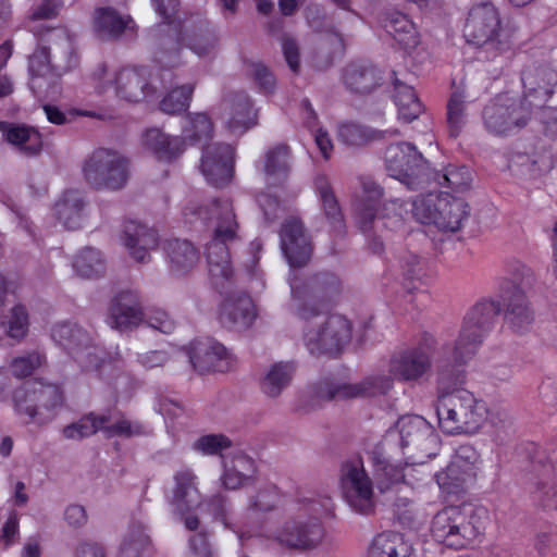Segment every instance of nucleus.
I'll use <instances>...</instances> for the list:
<instances>
[{
	"label": "nucleus",
	"mask_w": 557,
	"mask_h": 557,
	"mask_svg": "<svg viewBox=\"0 0 557 557\" xmlns=\"http://www.w3.org/2000/svg\"><path fill=\"white\" fill-rule=\"evenodd\" d=\"M4 137L27 157L37 156L42 149L41 135L32 126L9 123Z\"/></svg>",
	"instance_id": "obj_43"
},
{
	"label": "nucleus",
	"mask_w": 557,
	"mask_h": 557,
	"mask_svg": "<svg viewBox=\"0 0 557 557\" xmlns=\"http://www.w3.org/2000/svg\"><path fill=\"white\" fill-rule=\"evenodd\" d=\"M343 81L348 90L367 95L374 91L383 81L381 72L372 64L352 62L345 67Z\"/></svg>",
	"instance_id": "obj_31"
},
{
	"label": "nucleus",
	"mask_w": 557,
	"mask_h": 557,
	"mask_svg": "<svg viewBox=\"0 0 557 557\" xmlns=\"http://www.w3.org/2000/svg\"><path fill=\"white\" fill-rule=\"evenodd\" d=\"M52 339L69 351L75 355L90 344L91 336L83 326L74 322H62L51 329Z\"/></svg>",
	"instance_id": "obj_41"
},
{
	"label": "nucleus",
	"mask_w": 557,
	"mask_h": 557,
	"mask_svg": "<svg viewBox=\"0 0 557 557\" xmlns=\"http://www.w3.org/2000/svg\"><path fill=\"white\" fill-rule=\"evenodd\" d=\"M196 475L190 470H182L175 473V487L171 500L174 510L184 517V524L189 531L199 528L197 516L188 515L190 510L200 505V494L196 487Z\"/></svg>",
	"instance_id": "obj_23"
},
{
	"label": "nucleus",
	"mask_w": 557,
	"mask_h": 557,
	"mask_svg": "<svg viewBox=\"0 0 557 557\" xmlns=\"http://www.w3.org/2000/svg\"><path fill=\"white\" fill-rule=\"evenodd\" d=\"M121 239L129 256L139 263L148 262L150 251L156 249L159 244L157 232L136 221L124 223Z\"/></svg>",
	"instance_id": "obj_28"
},
{
	"label": "nucleus",
	"mask_w": 557,
	"mask_h": 557,
	"mask_svg": "<svg viewBox=\"0 0 557 557\" xmlns=\"http://www.w3.org/2000/svg\"><path fill=\"white\" fill-rule=\"evenodd\" d=\"M309 510L317 517L306 518L296 517L283 523L281 528L275 531V541L290 549H313L318 547L324 536L325 530L319 519L324 513H330L325 504L312 500Z\"/></svg>",
	"instance_id": "obj_11"
},
{
	"label": "nucleus",
	"mask_w": 557,
	"mask_h": 557,
	"mask_svg": "<svg viewBox=\"0 0 557 557\" xmlns=\"http://www.w3.org/2000/svg\"><path fill=\"white\" fill-rule=\"evenodd\" d=\"M78 64L75 36L64 28L53 29L28 58V86L36 97L54 99L61 94V76Z\"/></svg>",
	"instance_id": "obj_1"
},
{
	"label": "nucleus",
	"mask_w": 557,
	"mask_h": 557,
	"mask_svg": "<svg viewBox=\"0 0 557 557\" xmlns=\"http://www.w3.org/2000/svg\"><path fill=\"white\" fill-rule=\"evenodd\" d=\"M144 145L162 160L177 158L184 150L181 137H170L159 128H150L144 134Z\"/></svg>",
	"instance_id": "obj_46"
},
{
	"label": "nucleus",
	"mask_w": 557,
	"mask_h": 557,
	"mask_svg": "<svg viewBox=\"0 0 557 557\" xmlns=\"http://www.w3.org/2000/svg\"><path fill=\"white\" fill-rule=\"evenodd\" d=\"M166 252L171 271L183 275L190 271L198 262L199 255L188 240L172 239L168 242Z\"/></svg>",
	"instance_id": "obj_42"
},
{
	"label": "nucleus",
	"mask_w": 557,
	"mask_h": 557,
	"mask_svg": "<svg viewBox=\"0 0 557 557\" xmlns=\"http://www.w3.org/2000/svg\"><path fill=\"white\" fill-rule=\"evenodd\" d=\"M144 321L140 296L136 290H122L110 301L107 323L117 331H128Z\"/></svg>",
	"instance_id": "obj_22"
},
{
	"label": "nucleus",
	"mask_w": 557,
	"mask_h": 557,
	"mask_svg": "<svg viewBox=\"0 0 557 557\" xmlns=\"http://www.w3.org/2000/svg\"><path fill=\"white\" fill-rule=\"evenodd\" d=\"M393 84L395 90L394 100L398 108L399 119L406 123L414 121L423 112V104L412 86L396 76L393 79Z\"/></svg>",
	"instance_id": "obj_44"
},
{
	"label": "nucleus",
	"mask_w": 557,
	"mask_h": 557,
	"mask_svg": "<svg viewBox=\"0 0 557 557\" xmlns=\"http://www.w3.org/2000/svg\"><path fill=\"white\" fill-rule=\"evenodd\" d=\"M396 426L400 434L401 447H410L425 457H431L438 445V437L432 425L421 416H404Z\"/></svg>",
	"instance_id": "obj_17"
},
{
	"label": "nucleus",
	"mask_w": 557,
	"mask_h": 557,
	"mask_svg": "<svg viewBox=\"0 0 557 557\" xmlns=\"http://www.w3.org/2000/svg\"><path fill=\"white\" fill-rule=\"evenodd\" d=\"M530 484L533 502L544 510L557 509V478L552 462L537 455L531 462Z\"/></svg>",
	"instance_id": "obj_20"
},
{
	"label": "nucleus",
	"mask_w": 557,
	"mask_h": 557,
	"mask_svg": "<svg viewBox=\"0 0 557 557\" xmlns=\"http://www.w3.org/2000/svg\"><path fill=\"white\" fill-rule=\"evenodd\" d=\"M295 372L296 364L292 361L273 363L260 380L261 392L270 398H277L290 385Z\"/></svg>",
	"instance_id": "obj_38"
},
{
	"label": "nucleus",
	"mask_w": 557,
	"mask_h": 557,
	"mask_svg": "<svg viewBox=\"0 0 557 557\" xmlns=\"http://www.w3.org/2000/svg\"><path fill=\"white\" fill-rule=\"evenodd\" d=\"M436 214L434 222L436 227L442 231L457 232L462 227L463 222L469 219L470 208L463 199L443 194L437 202Z\"/></svg>",
	"instance_id": "obj_32"
},
{
	"label": "nucleus",
	"mask_w": 557,
	"mask_h": 557,
	"mask_svg": "<svg viewBox=\"0 0 557 557\" xmlns=\"http://www.w3.org/2000/svg\"><path fill=\"white\" fill-rule=\"evenodd\" d=\"M231 445V440L223 434H208L199 437L194 443V448L205 455H219Z\"/></svg>",
	"instance_id": "obj_63"
},
{
	"label": "nucleus",
	"mask_w": 557,
	"mask_h": 557,
	"mask_svg": "<svg viewBox=\"0 0 557 557\" xmlns=\"http://www.w3.org/2000/svg\"><path fill=\"white\" fill-rule=\"evenodd\" d=\"M361 187L362 196L354 203V211L360 228L368 232L376 218L384 190L381 185L370 177L361 180Z\"/></svg>",
	"instance_id": "obj_30"
},
{
	"label": "nucleus",
	"mask_w": 557,
	"mask_h": 557,
	"mask_svg": "<svg viewBox=\"0 0 557 557\" xmlns=\"http://www.w3.org/2000/svg\"><path fill=\"white\" fill-rule=\"evenodd\" d=\"M85 183L94 190H122L131 176V161L117 150L97 148L82 165Z\"/></svg>",
	"instance_id": "obj_6"
},
{
	"label": "nucleus",
	"mask_w": 557,
	"mask_h": 557,
	"mask_svg": "<svg viewBox=\"0 0 557 557\" xmlns=\"http://www.w3.org/2000/svg\"><path fill=\"white\" fill-rule=\"evenodd\" d=\"M314 185L325 219L335 232L342 233L345 227L344 215L327 178L325 176H318Z\"/></svg>",
	"instance_id": "obj_45"
},
{
	"label": "nucleus",
	"mask_w": 557,
	"mask_h": 557,
	"mask_svg": "<svg viewBox=\"0 0 557 557\" xmlns=\"http://www.w3.org/2000/svg\"><path fill=\"white\" fill-rule=\"evenodd\" d=\"M262 171L269 185L284 183L292 171V151L286 144H277L267 150Z\"/></svg>",
	"instance_id": "obj_34"
},
{
	"label": "nucleus",
	"mask_w": 557,
	"mask_h": 557,
	"mask_svg": "<svg viewBox=\"0 0 557 557\" xmlns=\"http://www.w3.org/2000/svg\"><path fill=\"white\" fill-rule=\"evenodd\" d=\"M382 25L386 33L405 50L418 46L419 36L416 26L404 13L398 11L386 13Z\"/></svg>",
	"instance_id": "obj_37"
},
{
	"label": "nucleus",
	"mask_w": 557,
	"mask_h": 557,
	"mask_svg": "<svg viewBox=\"0 0 557 557\" xmlns=\"http://www.w3.org/2000/svg\"><path fill=\"white\" fill-rule=\"evenodd\" d=\"M280 502V495L274 486H268L260 490L250 500L248 508L252 511L268 512L276 508Z\"/></svg>",
	"instance_id": "obj_64"
},
{
	"label": "nucleus",
	"mask_w": 557,
	"mask_h": 557,
	"mask_svg": "<svg viewBox=\"0 0 557 557\" xmlns=\"http://www.w3.org/2000/svg\"><path fill=\"white\" fill-rule=\"evenodd\" d=\"M505 306V320L516 333H523L530 329L534 315L530 309L524 290L516 288L503 294Z\"/></svg>",
	"instance_id": "obj_33"
},
{
	"label": "nucleus",
	"mask_w": 557,
	"mask_h": 557,
	"mask_svg": "<svg viewBox=\"0 0 557 557\" xmlns=\"http://www.w3.org/2000/svg\"><path fill=\"white\" fill-rule=\"evenodd\" d=\"M194 89L193 84H184L173 88L160 101V110L166 114L185 112L189 107Z\"/></svg>",
	"instance_id": "obj_57"
},
{
	"label": "nucleus",
	"mask_w": 557,
	"mask_h": 557,
	"mask_svg": "<svg viewBox=\"0 0 557 557\" xmlns=\"http://www.w3.org/2000/svg\"><path fill=\"white\" fill-rule=\"evenodd\" d=\"M433 344L432 337H425L420 346L394 354L389 360V373L399 381H418L431 369L429 350Z\"/></svg>",
	"instance_id": "obj_16"
},
{
	"label": "nucleus",
	"mask_w": 557,
	"mask_h": 557,
	"mask_svg": "<svg viewBox=\"0 0 557 557\" xmlns=\"http://www.w3.org/2000/svg\"><path fill=\"white\" fill-rule=\"evenodd\" d=\"M45 363V354L36 349L14 358L10 364V370L14 376L22 379L30 375L35 370L42 367Z\"/></svg>",
	"instance_id": "obj_62"
},
{
	"label": "nucleus",
	"mask_w": 557,
	"mask_h": 557,
	"mask_svg": "<svg viewBox=\"0 0 557 557\" xmlns=\"http://www.w3.org/2000/svg\"><path fill=\"white\" fill-rule=\"evenodd\" d=\"M101 417H110V420L101 426V431L107 437H132L145 433L144 426L140 423L127 420L119 410H108Z\"/></svg>",
	"instance_id": "obj_51"
},
{
	"label": "nucleus",
	"mask_w": 557,
	"mask_h": 557,
	"mask_svg": "<svg viewBox=\"0 0 557 557\" xmlns=\"http://www.w3.org/2000/svg\"><path fill=\"white\" fill-rule=\"evenodd\" d=\"M500 312L499 304L485 300L474 305L466 314L458 337L459 349L466 354L476 352L483 342V337L494 326Z\"/></svg>",
	"instance_id": "obj_15"
},
{
	"label": "nucleus",
	"mask_w": 557,
	"mask_h": 557,
	"mask_svg": "<svg viewBox=\"0 0 557 557\" xmlns=\"http://www.w3.org/2000/svg\"><path fill=\"white\" fill-rule=\"evenodd\" d=\"M341 487L344 499L355 511L362 515L373 511V484L361 459L356 458L343 463Z\"/></svg>",
	"instance_id": "obj_13"
},
{
	"label": "nucleus",
	"mask_w": 557,
	"mask_h": 557,
	"mask_svg": "<svg viewBox=\"0 0 557 557\" xmlns=\"http://www.w3.org/2000/svg\"><path fill=\"white\" fill-rule=\"evenodd\" d=\"M73 268L82 277H97L104 272V260L99 250L86 247L75 257Z\"/></svg>",
	"instance_id": "obj_53"
},
{
	"label": "nucleus",
	"mask_w": 557,
	"mask_h": 557,
	"mask_svg": "<svg viewBox=\"0 0 557 557\" xmlns=\"http://www.w3.org/2000/svg\"><path fill=\"white\" fill-rule=\"evenodd\" d=\"M218 40L214 29L206 24L189 36L188 47L197 55L206 57L214 51Z\"/></svg>",
	"instance_id": "obj_61"
},
{
	"label": "nucleus",
	"mask_w": 557,
	"mask_h": 557,
	"mask_svg": "<svg viewBox=\"0 0 557 557\" xmlns=\"http://www.w3.org/2000/svg\"><path fill=\"white\" fill-rule=\"evenodd\" d=\"M189 362L199 373L226 372L233 367V357L226 348L212 339L199 341L191 345Z\"/></svg>",
	"instance_id": "obj_25"
},
{
	"label": "nucleus",
	"mask_w": 557,
	"mask_h": 557,
	"mask_svg": "<svg viewBox=\"0 0 557 557\" xmlns=\"http://www.w3.org/2000/svg\"><path fill=\"white\" fill-rule=\"evenodd\" d=\"M13 403L16 413L27 417V423L45 424L63 406L64 395L60 385L36 379L14 391Z\"/></svg>",
	"instance_id": "obj_8"
},
{
	"label": "nucleus",
	"mask_w": 557,
	"mask_h": 557,
	"mask_svg": "<svg viewBox=\"0 0 557 557\" xmlns=\"http://www.w3.org/2000/svg\"><path fill=\"white\" fill-rule=\"evenodd\" d=\"M293 309L305 322L324 317L329 307L323 299L331 298L341 290V280L332 272L315 273L302 280L296 271L289 277Z\"/></svg>",
	"instance_id": "obj_4"
},
{
	"label": "nucleus",
	"mask_w": 557,
	"mask_h": 557,
	"mask_svg": "<svg viewBox=\"0 0 557 557\" xmlns=\"http://www.w3.org/2000/svg\"><path fill=\"white\" fill-rule=\"evenodd\" d=\"M256 318V306L246 293H234L224 299L220 319L225 327L234 331H245L253 324Z\"/></svg>",
	"instance_id": "obj_29"
},
{
	"label": "nucleus",
	"mask_w": 557,
	"mask_h": 557,
	"mask_svg": "<svg viewBox=\"0 0 557 557\" xmlns=\"http://www.w3.org/2000/svg\"><path fill=\"white\" fill-rule=\"evenodd\" d=\"M147 67H125L115 76L116 95L129 102H140L156 94V88L149 81Z\"/></svg>",
	"instance_id": "obj_27"
},
{
	"label": "nucleus",
	"mask_w": 557,
	"mask_h": 557,
	"mask_svg": "<svg viewBox=\"0 0 557 557\" xmlns=\"http://www.w3.org/2000/svg\"><path fill=\"white\" fill-rule=\"evenodd\" d=\"M86 199L83 193L70 189L63 193L54 206L57 219L67 230H77L82 226L85 216Z\"/></svg>",
	"instance_id": "obj_35"
},
{
	"label": "nucleus",
	"mask_w": 557,
	"mask_h": 557,
	"mask_svg": "<svg viewBox=\"0 0 557 557\" xmlns=\"http://www.w3.org/2000/svg\"><path fill=\"white\" fill-rule=\"evenodd\" d=\"M306 322L304 342L311 355L338 354L351 338L350 322L343 315H327L325 320L312 325Z\"/></svg>",
	"instance_id": "obj_12"
},
{
	"label": "nucleus",
	"mask_w": 557,
	"mask_h": 557,
	"mask_svg": "<svg viewBox=\"0 0 557 557\" xmlns=\"http://www.w3.org/2000/svg\"><path fill=\"white\" fill-rule=\"evenodd\" d=\"M436 482L443 493L447 495H457L465 491V487L474 475L463 470L460 466L449 463L446 469L435 474Z\"/></svg>",
	"instance_id": "obj_50"
},
{
	"label": "nucleus",
	"mask_w": 557,
	"mask_h": 557,
	"mask_svg": "<svg viewBox=\"0 0 557 557\" xmlns=\"http://www.w3.org/2000/svg\"><path fill=\"white\" fill-rule=\"evenodd\" d=\"M282 250L292 269L306 265L312 255V244L302 222L297 218L287 219L281 228Z\"/></svg>",
	"instance_id": "obj_21"
},
{
	"label": "nucleus",
	"mask_w": 557,
	"mask_h": 557,
	"mask_svg": "<svg viewBox=\"0 0 557 557\" xmlns=\"http://www.w3.org/2000/svg\"><path fill=\"white\" fill-rule=\"evenodd\" d=\"M438 425L447 434L474 433L485 419V406L467 389L437 395Z\"/></svg>",
	"instance_id": "obj_5"
},
{
	"label": "nucleus",
	"mask_w": 557,
	"mask_h": 557,
	"mask_svg": "<svg viewBox=\"0 0 557 557\" xmlns=\"http://www.w3.org/2000/svg\"><path fill=\"white\" fill-rule=\"evenodd\" d=\"M92 28L98 37L117 40L123 35L135 36L137 25L129 15H122L112 7H97L92 12Z\"/></svg>",
	"instance_id": "obj_26"
},
{
	"label": "nucleus",
	"mask_w": 557,
	"mask_h": 557,
	"mask_svg": "<svg viewBox=\"0 0 557 557\" xmlns=\"http://www.w3.org/2000/svg\"><path fill=\"white\" fill-rule=\"evenodd\" d=\"M252 471V460L239 456L232 460L231 466H225L222 475L223 486L227 490H237L250 481L249 472Z\"/></svg>",
	"instance_id": "obj_54"
},
{
	"label": "nucleus",
	"mask_w": 557,
	"mask_h": 557,
	"mask_svg": "<svg viewBox=\"0 0 557 557\" xmlns=\"http://www.w3.org/2000/svg\"><path fill=\"white\" fill-rule=\"evenodd\" d=\"M486 518L484 508L448 506L433 517L431 532L437 542L456 549L463 548L478 537Z\"/></svg>",
	"instance_id": "obj_3"
},
{
	"label": "nucleus",
	"mask_w": 557,
	"mask_h": 557,
	"mask_svg": "<svg viewBox=\"0 0 557 557\" xmlns=\"http://www.w3.org/2000/svg\"><path fill=\"white\" fill-rule=\"evenodd\" d=\"M234 148L228 144H212L203 147L200 169L213 186L228 184L234 173Z\"/></svg>",
	"instance_id": "obj_18"
},
{
	"label": "nucleus",
	"mask_w": 557,
	"mask_h": 557,
	"mask_svg": "<svg viewBox=\"0 0 557 557\" xmlns=\"http://www.w3.org/2000/svg\"><path fill=\"white\" fill-rule=\"evenodd\" d=\"M462 350L458 339L454 345L444 344L437 349L434 359L437 395L461 389L467 376L465 366L476 354L468 355Z\"/></svg>",
	"instance_id": "obj_14"
},
{
	"label": "nucleus",
	"mask_w": 557,
	"mask_h": 557,
	"mask_svg": "<svg viewBox=\"0 0 557 557\" xmlns=\"http://www.w3.org/2000/svg\"><path fill=\"white\" fill-rule=\"evenodd\" d=\"M431 182L462 191L470 187L472 174L467 166L448 165L444 172L431 169Z\"/></svg>",
	"instance_id": "obj_52"
},
{
	"label": "nucleus",
	"mask_w": 557,
	"mask_h": 557,
	"mask_svg": "<svg viewBox=\"0 0 557 557\" xmlns=\"http://www.w3.org/2000/svg\"><path fill=\"white\" fill-rule=\"evenodd\" d=\"M463 36L469 44L483 48L490 60L508 52L511 47L507 34L500 27L498 11L490 2L471 8Z\"/></svg>",
	"instance_id": "obj_7"
},
{
	"label": "nucleus",
	"mask_w": 557,
	"mask_h": 557,
	"mask_svg": "<svg viewBox=\"0 0 557 557\" xmlns=\"http://www.w3.org/2000/svg\"><path fill=\"white\" fill-rule=\"evenodd\" d=\"M150 547V539L144 528L133 525L124 537L119 557H145Z\"/></svg>",
	"instance_id": "obj_56"
},
{
	"label": "nucleus",
	"mask_w": 557,
	"mask_h": 557,
	"mask_svg": "<svg viewBox=\"0 0 557 557\" xmlns=\"http://www.w3.org/2000/svg\"><path fill=\"white\" fill-rule=\"evenodd\" d=\"M532 116V103L520 97L500 95L482 112L485 129L495 136H509L523 128Z\"/></svg>",
	"instance_id": "obj_10"
},
{
	"label": "nucleus",
	"mask_w": 557,
	"mask_h": 557,
	"mask_svg": "<svg viewBox=\"0 0 557 557\" xmlns=\"http://www.w3.org/2000/svg\"><path fill=\"white\" fill-rule=\"evenodd\" d=\"M181 44L175 28H160L154 51V60L162 67H174L180 64Z\"/></svg>",
	"instance_id": "obj_47"
},
{
	"label": "nucleus",
	"mask_w": 557,
	"mask_h": 557,
	"mask_svg": "<svg viewBox=\"0 0 557 557\" xmlns=\"http://www.w3.org/2000/svg\"><path fill=\"white\" fill-rule=\"evenodd\" d=\"M184 215L189 223L199 219L212 226L213 235L206 246L209 274L216 285L228 281L233 269L227 245L236 238L239 227L232 201L214 199L206 206L189 203L184 209Z\"/></svg>",
	"instance_id": "obj_2"
},
{
	"label": "nucleus",
	"mask_w": 557,
	"mask_h": 557,
	"mask_svg": "<svg viewBox=\"0 0 557 557\" xmlns=\"http://www.w3.org/2000/svg\"><path fill=\"white\" fill-rule=\"evenodd\" d=\"M213 124L205 113L188 114L183 126V143L202 144L212 137Z\"/></svg>",
	"instance_id": "obj_49"
},
{
	"label": "nucleus",
	"mask_w": 557,
	"mask_h": 557,
	"mask_svg": "<svg viewBox=\"0 0 557 557\" xmlns=\"http://www.w3.org/2000/svg\"><path fill=\"white\" fill-rule=\"evenodd\" d=\"M393 383L394 376L391 373H376L354 384H327L325 388L320 392V396L327 400L372 397L386 394L392 388Z\"/></svg>",
	"instance_id": "obj_19"
},
{
	"label": "nucleus",
	"mask_w": 557,
	"mask_h": 557,
	"mask_svg": "<svg viewBox=\"0 0 557 557\" xmlns=\"http://www.w3.org/2000/svg\"><path fill=\"white\" fill-rule=\"evenodd\" d=\"M4 333L16 342L22 341L28 333L29 320L25 307L14 306L2 321Z\"/></svg>",
	"instance_id": "obj_59"
},
{
	"label": "nucleus",
	"mask_w": 557,
	"mask_h": 557,
	"mask_svg": "<svg viewBox=\"0 0 557 557\" xmlns=\"http://www.w3.org/2000/svg\"><path fill=\"white\" fill-rule=\"evenodd\" d=\"M521 82L524 95L520 99L531 102L533 109L545 103L553 95L557 72L547 65H530L522 71Z\"/></svg>",
	"instance_id": "obj_24"
},
{
	"label": "nucleus",
	"mask_w": 557,
	"mask_h": 557,
	"mask_svg": "<svg viewBox=\"0 0 557 557\" xmlns=\"http://www.w3.org/2000/svg\"><path fill=\"white\" fill-rule=\"evenodd\" d=\"M227 128L234 134H243L255 125L256 114L249 97L244 92H236L225 101Z\"/></svg>",
	"instance_id": "obj_36"
},
{
	"label": "nucleus",
	"mask_w": 557,
	"mask_h": 557,
	"mask_svg": "<svg viewBox=\"0 0 557 557\" xmlns=\"http://www.w3.org/2000/svg\"><path fill=\"white\" fill-rule=\"evenodd\" d=\"M370 458L374 467L377 487L381 491L388 490L393 484L399 483L405 478L403 468L391 463L380 446L373 448Z\"/></svg>",
	"instance_id": "obj_48"
},
{
	"label": "nucleus",
	"mask_w": 557,
	"mask_h": 557,
	"mask_svg": "<svg viewBox=\"0 0 557 557\" xmlns=\"http://www.w3.org/2000/svg\"><path fill=\"white\" fill-rule=\"evenodd\" d=\"M110 420V417L96 416L88 413L81 418L77 422L66 425L63 429V436L69 440H82L101 431L103 423Z\"/></svg>",
	"instance_id": "obj_58"
},
{
	"label": "nucleus",
	"mask_w": 557,
	"mask_h": 557,
	"mask_svg": "<svg viewBox=\"0 0 557 557\" xmlns=\"http://www.w3.org/2000/svg\"><path fill=\"white\" fill-rule=\"evenodd\" d=\"M467 123L466 97L460 90L454 91L447 102V126L451 137H458Z\"/></svg>",
	"instance_id": "obj_55"
},
{
	"label": "nucleus",
	"mask_w": 557,
	"mask_h": 557,
	"mask_svg": "<svg viewBox=\"0 0 557 557\" xmlns=\"http://www.w3.org/2000/svg\"><path fill=\"white\" fill-rule=\"evenodd\" d=\"M388 175L409 190H419L431 184V168L422 153L410 143H396L386 148L384 156Z\"/></svg>",
	"instance_id": "obj_9"
},
{
	"label": "nucleus",
	"mask_w": 557,
	"mask_h": 557,
	"mask_svg": "<svg viewBox=\"0 0 557 557\" xmlns=\"http://www.w3.org/2000/svg\"><path fill=\"white\" fill-rule=\"evenodd\" d=\"M368 557H412V546L398 532H383L372 541Z\"/></svg>",
	"instance_id": "obj_40"
},
{
	"label": "nucleus",
	"mask_w": 557,
	"mask_h": 557,
	"mask_svg": "<svg viewBox=\"0 0 557 557\" xmlns=\"http://www.w3.org/2000/svg\"><path fill=\"white\" fill-rule=\"evenodd\" d=\"M443 194L429 193L417 197L412 202V215L422 224H434L437 216V202Z\"/></svg>",
	"instance_id": "obj_60"
},
{
	"label": "nucleus",
	"mask_w": 557,
	"mask_h": 557,
	"mask_svg": "<svg viewBox=\"0 0 557 557\" xmlns=\"http://www.w3.org/2000/svg\"><path fill=\"white\" fill-rule=\"evenodd\" d=\"M397 135V129L381 131L357 123H344L338 128L339 140L351 147H362Z\"/></svg>",
	"instance_id": "obj_39"
}]
</instances>
